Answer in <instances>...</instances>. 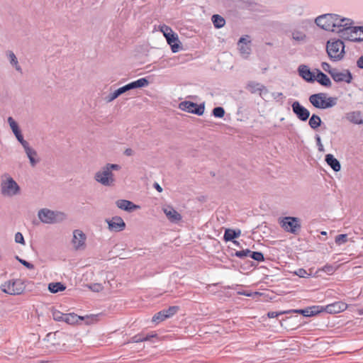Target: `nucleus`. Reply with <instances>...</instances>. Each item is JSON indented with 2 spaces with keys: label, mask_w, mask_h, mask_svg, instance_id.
I'll return each instance as SVG.
<instances>
[{
  "label": "nucleus",
  "mask_w": 363,
  "mask_h": 363,
  "mask_svg": "<svg viewBox=\"0 0 363 363\" xmlns=\"http://www.w3.org/2000/svg\"><path fill=\"white\" fill-rule=\"evenodd\" d=\"M106 222L108 223V229L111 231L120 232L125 228V223L120 216H114L111 219H106Z\"/></svg>",
  "instance_id": "14"
},
{
  "label": "nucleus",
  "mask_w": 363,
  "mask_h": 363,
  "mask_svg": "<svg viewBox=\"0 0 363 363\" xmlns=\"http://www.w3.org/2000/svg\"><path fill=\"white\" fill-rule=\"evenodd\" d=\"M279 224L285 231L294 235L298 234L301 228V220L297 217L287 216L282 218Z\"/></svg>",
  "instance_id": "7"
},
{
  "label": "nucleus",
  "mask_w": 363,
  "mask_h": 363,
  "mask_svg": "<svg viewBox=\"0 0 363 363\" xmlns=\"http://www.w3.org/2000/svg\"><path fill=\"white\" fill-rule=\"evenodd\" d=\"M315 140H316V144H317V146L318 147V150L320 152H323L324 151V147H323V145L321 143V139H320V137L318 135H315Z\"/></svg>",
  "instance_id": "48"
},
{
  "label": "nucleus",
  "mask_w": 363,
  "mask_h": 363,
  "mask_svg": "<svg viewBox=\"0 0 363 363\" xmlns=\"http://www.w3.org/2000/svg\"><path fill=\"white\" fill-rule=\"evenodd\" d=\"M25 285L21 279H13L1 285V290L10 295H19L23 292Z\"/></svg>",
  "instance_id": "8"
},
{
  "label": "nucleus",
  "mask_w": 363,
  "mask_h": 363,
  "mask_svg": "<svg viewBox=\"0 0 363 363\" xmlns=\"http://www.w3.org/2000/svg\"><path fill=\"white\" fill-rule=\"evenodd\" d=\"M357 65L359 68L363 69V55L357 60Z\"/></svg>",
  "instance_id": "54"
},
{
  "label": "nucleus",
  "mask_w": 363,
  "mask_h": 363,
  "mask_svg": "<svg viewBox=\"0 0 363 363\" xmlns=\"http://www.w3.org/2000/svg\"><path fill=\"white\" fill-rule=\"evenodd\" d=\"M321 67L324 71L328 72L330 75H331V73H333V72L335 71V69L331 68L330 65L328 62H322Z\"/></svg>",
  "instance_id": "44"
},
{
  "label": "nucleus",
  "mask_w": 363,
  "mask_h": 363,
  "mask_svg": "<svg viewBox=\"0 0 363 363\" xmlns=\"http://www.w3.org/2000/svg\"><path fill=\"white\" fill-rule=\"evenodd\" d=\"M89 287L91 291L95 292H99L103 289V286L101 284H92Z\"/></svg>",
  "instance_id": "46"
},
{
  "label": "nucleus",
  "mask_w": 363,
  "mask_h": 363,
  "mask_svg": "<svg viewBox=\"0 0 363 363\" xmlns=\"http://www.w3.org/2000/svg\"><path fill=\"white\" fill-rule=\"evenodd\" d=\"M212 22L216 28H223L225 26V19L218 14H214L211 18Z\"/></svg>",
  "instance_id": "35"
},
{
  "label": "nucleus",
  "mask_w": 363,
  "mask_h": 363,
  "mask_svg": "<svg viewBox=\"0 0 363 363\" xmlns=\"http://www.w3.org/2000/svg\"><path fill=\"white\" fill-rule=\"evenodd\" d=\"M322 271L328 274H333L335 271V268L331 264H326L322 268Z\"/></svg>",
  "instance_id": "43"
},
{
  "label": "nucleus",
  "mask_w": 363,
  "mask_h": 363,
  "mask_svg": "<svg viewBox=\"0 0 363 363\" xmlns=\"http://www.w3.org/2000/svg\"><path fill=\"white\" fill-rule=\"evenodd\" d=\"M251 258L257 262H262L264 260V255L261 252H252L251 254Z\"/></svg>",
  "instance_id": "40"
},
{
  "label": "nucleus",
  "mask_w": 363,
  "mask_h": 363,
  "mask_svg": "<svg viewBox=\"0 0 363 363\" xmlns=\"http://www.w3.org/2000/svg\"><path fill=\"white\" fill-rule=\"evenodd\" d=\"M345 118L347 121L354 124H363V118L362 117L361 112L359 111H351L346 113Z\"/></svg>",
  "instance_id": "28"
},
{
  "label": "nucleus",
  "mask_w": 363,
  "mask_h": 363,
  "mask_svg": "<svg viewBox=\"0 0 363 363\" xmlns=\"http://www.w3.org/2000/svg\"><path fill=\"white\" fill-rule=\"evenodd\" d=\"M16 259L20 262V260H22L23 259L20 258L18 256H16Z\"/></svg>",
  "instance_id": "59"
},
{
  "label": "nucleus",
  "mask_w": 363,
  "mask_h": 363,
  "mask_svg": "<svg viewBox=\"0 0 363 363\" xmlns=\"http://www.w3.org/2000/svg\"><path fill=\"white\" fill-rule=\"evenodd\" d=\"M246 89L252 94L259 92L260 96H262V91L267 93L265 86L254 81L249 82L246 85Z\"/></svg>",
  "instance_id": "24"
},
{
  "label": "nucleus",
  "mask_w": 363,
  "mask_h": 363,
  "mask_svg": "<svg viewBox=\"0 0 363 363\" xmlns=\"http://www.w3.org/2000/svg\"><path fill=\"white\" fill-rule=\"evenodd\" d=\"M286 313H290V311H281L279 313L276 312V311H270L267 313V316L270 318H274L277 317L279 315L286 314Z\"/></svg>",
  "instance_id": "45"
},
{
  "label": "nucleus",
  "mask_w": 363,
  "mask_h": 363,
  "mask_svg": "<svg viewBox=\"0 0 363 363\" xmlns=\"http://www.w3.org/2000/svg\"><path fill=\"white\" fill-rule=\"evenodd\" d=\"M241 234L240 230H233V229H226L225 230V233L223 235V239L225 242L233 241V242L236 245H240V243L238 241L233 240L235 238L240 237Z\"/></svg>",
  "instance_id": "25"
},
{
  "label": "nucleus",
  "mask_w": 363,
  "mask_h": 363,
  "mask_svg": "<svg viewBox=\"0 0 363 363\" xmlns=\"http://www.w3.org/2000/svg\"><path fill=\"white\" fill-rule=\"evenodd\" d=\"M298 74L308 82H313L315 80V74L310 70L308 66L301 65L298 68Z\"/></svg>",
  "instance_id": "20"
},
{
  "label": "nucleus",
  "mask_w": 363,
  "mask_h": 363,
  "mask_svg": "<svg viewBox=\"0 0 363 363\" xmlns=\"http://www.w3.org/2000/svg\"><path fill=\"white\" fill-rule=\"evenodd\" d=\"M22 146L28 158L29 159L30 165L32 167H35L39 162V160L36 158L38 155L37 152L30 147L28 142H24V143L22 144Z\"/></svg>",
  "instance_id": "18"
},
{
  "label": "nucleus",
  "mask_w": 363,
  "mask_h": 363,
  "mask_svg": "<svg viewBox=\"0 0 363 363\" xmlns=\"http://www.w3.org/2000/svg\"><path fill=\"white\" fill-rule=\"evenodd\" d=\"M320 234H321V235H327V233H326L325 231H322V232L320 233Z\"/></svg>",
  "instance_id": "60"
},
{
  "label": "nucleus",
  "mask_w": 363,
  "mask_h": 363,
  "mask_svg": "<svg viewBox=\"0 0 363 363\" xmlns=\"http://www.w3.org/2000/svg\"><path fill=\"white\" fill-rule=\"evenodd\" d=\"M1 194L6 197H12L21 192V188L17 182L9 175L6 174L0 184Z\"/></svg>",
  "instance_id": "5"
},
{
  "label": "nucleus",
  "mask_w": 363,
  "mask_h": 363,
  "mask_svg": "<svg viewBox=\"0 0 363 363\" xmlns=\"http://www.w3.org/2000/svg\"><path fill=\"white\" fill-rule=\"evenodd\" d=\"M135 154V152L131 148H126L124 151V155L126 156H133Z\"/></svg>",
  "instance_id": "52"
},
{
  "label": "nucleus",
  "mask_w": 363,
  "mask_h": 363,
  "mask_svg": "<svg viewBox=\"0 0 363 363\" xmlns=\"http://www.w3.org/2000/svg\"><path fill=\"white\" fill-rule=\"evenodd\" d=\"M86 239V235L80 230H75L73 232V239L72 244L74 245V248L76 250L84 249L85 247V241Z\"/></svg>",
  "instance_id": "15"
},
{
  "label": "nucleus",
  "mask_w": 363,
  "mask_h": 363,
  "mask_svg": "<svg viewBox=\"0 0 363 363\" xmlns=\"http://www.w3.org/2000/svg\"><path fill=\"white\" fill-rule=\"evenodd\" d=\"M8 123L9 124L10 128H11L13 134L15 135L18 141L22 145L24 142H27L23 139V136L21 133V131L18 127V123L15 121V120L12 117L8 118Z\"/></svg>",
  "instance_id": "21"
},
{
  "label": "nucleus",
  "mask_w": 363,
  "mask_h": 363,
  "mask_svg": "<svg viewBox=\"0 0 363 363\" xmlns=\"http://www.w3.org/2000/svg\"><path fill=\"white\" fill-rule=\"evenodd\" d=\"M244 252H245V255L246 257H251V254L252 252V251H251L249 249H246V250H244Z\"/></svg>",
  "instance_id": "56"
},
{
  "label": "nucleus",
  "mask_w": 363,
  "mask_h": 363,
  "mask_svg": "<svg viewBox=\"0 0 363 363\" xmlns=\"http://www.w3.org/2000/svg\"><path fill=\"white\" fill-rule=\"evenodd\" d=\"M160 31L163 33L165 38L174 33L172 29L166 25H162L160 26Z\"/></svg>",
  "instance_id": "42"
},
{
  "label": "nucleus",
  "mask_w": 363,
  "mask_h": 363,
  "mask_svg": "<svg viewBox=\"0 0 363 363\" xmlns=\"http://www.w3.org/2000/svg\"><path fill=\"white\" fill-rule=\"evenodd\" d=\"M310 103L316 108L326 109L337 104L336 97H327L325 93L314 94L309 96Z\"/></svg>",
  "instance_id": "4"
},
{
  "label": "nucleus",
  "mask_w": 363,
  "mask_h": 363,
  "mask_svg": "<svg viewBox=\"0 0 363 363\" xmlns=\"http://www.w3.org/2000/svg\"><path fill=\"white\" fill-rule=\"evenodd\" d=\"M321 123L322 121L320 116L316 114H313L309 118L308 125L312 129L316 130L318 127L320 126Z\"/></svg>",
  "instance_id": "34"
},
{
  "label": "nucleus",
  "mask_w": 363,
  "mask_h": 363,
  "mask_svg": "<svg viewBox=\"0 0 363 363\" xmlns=\"http://www.w3.org/2000/svg\"><path fill=\"white\" fill-rule=\"evenodd\" d=\"M326 51L330 60L333 61H339L344 57V43L341 40H336L334 41L328 40L326 46Z\"/></svg>",
  "instance_id": "6"
},
{
  "label": "nucleus",
  "mask_w": 363,
  "mask_h": 363,
  "mask_svg": "<svg viewBox=\"0 0 363 363\" xmlns=\"http://www.w3.org/2000/svg\"><path fill=\"white\" fill-rule=\"evenodd\" d=\"M163 211L171 223H177L182 220V217L172 206H167L163 208Z\"/></svg>",
  "instance_id": "17"
},
{
  "label": "nucleus",
  "mask_w": 363,
  "mask_h": 363,
  "mask_svg": "<svg viewBox=\"0 0 363 363\" xmlns=\"http://www.w3.org/2000/svg\"><path fill=\"white\" fill-rule=\"evenodd\" d=\"M283 96V94L279 92V93H277V96L274 97V99H277V97H282Z\"/></svg>",
  "instance_id": "58"
},
{
  "label": "nucleus",
  "mask_w": 363,
  "mask_h": 363,
  "mask_svg": "<svg viewBox=\"0 0 363 363\" xmlns=\"http://www.w3.org/2000/svg\"><path fill=\"white\" fill-rule=\"evenodd\" d=\"M347 308L345 303L342 301H337L325 306V311L329 313H338L344 311Z\"/></svg>",
  "instance_id": "22"
},
{
  "label": "nucleus",
  "mask_w": 363,
  "mask_h": 363,
  "mask_svg": "<svg viewBox=\"0 0 363 363\" xmlns=\"http://www.w3.org/2000/svg\"><path fill=\"white\" fill-rule=\"evenodd\" d=\"M116 205L118 208L126 211L128 212H132L140 208L139 206L135 205L133 202L125 199H119L116 201Z\"/></svg>",
  "instance_id": "23"
},
{
  "label": "nucleus",
  "mask_w": 363,
  "mask_h": 363,
  "mask_svg": "<svg viewBox=\"0 0 363 363\" xmlns=\"http://www.w3.org/2000/svg\"><path fill=\"white\" fill-rule=\"evenodd\" d=\"M294 274L301 278H306L311 276V274L308 273L306 270L303 268L298 269L294 272Z\"/></svg>",
  "instance_id": "41"
},
{
  "label": "nucleus",
  "mask_w": 363,
  "mask_h": 363,
  "mask_svg": "<svg viewBox=\"0 0 363 363\" xmlns=\"http://www.w3.org/2000/svg\"><path fill=\"white\" fill-rule=\"evenodd\" d=\"M86 320V323L89 324L96 320V315H91L86 316H79L75 313H68L65 314L64 321L68 324L73 325L77 323L80 320Z\"/></svg>",
  "instance_id": "12"
},
{
  "label": "nucleus",
  "mask_w": 363,
  "mask_h": 363,
  "mask_svg": "<svg viewBox=\"0 0 363 363\" xmlns=\"http://www.w3.org/2000/svg\"><path fill=\"white\" fill-rule=\"evenodd\" d=\"M7 57L10 61V63L15 67L16 71L19 72H22V69L21 66L18 65V62L16 55L12 51H9L7 52Z\"/></svg>",
  "instance_id": "33"
},
{
  "label": "nucleus",
  "mask_w": 363,
  "mask_h": 363,
  "mask_svg": "<svg viewBox=\"0 0 363 363\" xmlns=\"http://www.w3.org/2000/svg\"><path fill=\"white\" fill-rule=\"evenodd\" d=\"M292 38L296 41H303L306 38V35L301 31L295 30L292 33Z\"/></svg>",
  "instance_id": "36"
},
{
  "label": "nucleus",
  "mask_w": 363,
  "mask_h": 363,
  "mask_svg": "<svg viewBox=\"0 0 363 363\" xmlns=\"http://www.w3.org/2000/svg\"><path fill=\"white\" fill-rule=\"evenodd\" d=\"M167 43L171 46L172 51L173 52H177L179 50V40L177 34L172 33L166 37Z\"/></svg>",
  "instance_id": "27"
},
{
  "label": "nucleus",
  "mask_w": 363,
  "mask_h": 363,
  "mask_svg": "<svg viewBox=\"0 0 363 363\" xmlns=\"http://www.w3.org/2000/svg\"><path fill=\"white\" fill-rule=\"evenodd\" d=\"M354 40H355V41H360V40H361V39H360V38H355L354 39Z\"/></svg>",
  "instance_id": "61"
},
{
  "label": "nucleus",
  "mask_w": 363,
  "mask_h": 363,
  "mask_svg": "<svg viewBox=\"0 0 363 363\" xmlns=\"http://www.w3.org/2000/svg\"><path fill=\"white\" fill-rule=\"evenodd\" d=\"M213 115L216 117V118H223L225 115V110L223 107L221 106H218V107H215L213 109Z\"/></svg>",
  "instance_id": "37"
},
{
  "label": "nucleus",
  "mask_w": 363,
  "mask_h": 363,
  "mask_svg": "<svg viewBox=\"0 0 363 363\" xmlns=\"http://www.w3.org/2000/svg\"><path fill=\"white\" fill-rule=\"evenodd\" d=\"M179 108L189 113H194L198 116L203 115L204 112V104L198 105L196 103L191 101H182L179 104Z\"/></svg>",
  "instance_id": "10"
},
{
  "label": "nucleus",
  "mask_w": 363,
  "mask_h": 363,
  "mask_svg": "<svg viewBox=\"0 0 363 363\" xmlns=\"http://www.w3.org/2000/svg\"><path fill=\"white\" fill-rule=\"evenodd\" d=\"M359 314L363 315V309L359 311Z\"/></svg>",
  "instance_id": "62"
},
{
  "label": "nucleus",
  "mask_w": 363,
  "mask_h": 363,
  "mask_svg": "<svg viewBox=\"0 0 363 363\" xmlns=\"http://www.w3.org/2000/svg\"><path fill=\"white\" fill-rule=\"evenodd\" d=\"M250 40L249 35L241 37L238 40V45L240 53L247 56L250 55L251 48L250 46Z\"/></svg>",
  "instance_id": "19"
},
{
  "label": "nucleus",
  "mask_w": 363,
  "mask_h": 363,
  "mask_svg": "<svg viewBox=\"0 0 363 363\" xmlns=\"http://www.w3.org/2000/svg\"><path fill=\"white\" fill-rule=\"evenodd\" d=\"M153 187H154L156 190H157L159 192H162V187H161V186H160L158 183H157V182H155V183L153 184Z\"/></svg>",
  "instance_id": "55"
},
{
  "label": "nucleus",
  "mask_w": 363,
  "mask_h": 363,
  "mask_svg": "<svg viewBox=\"0 0 363 363\" xmlns=\"http://www.w3.org/2000/svg\"><path fill=\"white\" fill-rule=\"evenodd\" d=\"M315 80H317L318 83L324 86H331L332 83L330 78L319 69H317V76L315 77Z\"/></svg>",
  "instance_id": "30"
},
{
  "label": "nucleus",
  "mask_w": 363,
  "mask_h": 363,
  "mask_svg": "<svg viewBox=\"0 0 363 363\" xmlns=\"http://www.w3.org/2000/svg\"><path fill=\"white\" fill-rule=\"evenodd\" d=\"M15 241L17 243H20V244H23V245L25 244L24 238H23V235H22V233H21L19 232L16 233V235H15Z\"/></svg>",
  "instance_id": "47"
},
{
  "label": "nucleus",
  "mask_w": 363,
  "mask_h": 363,
  "mask_svg": "<svg viewBox=\"0 0 363 363\" xmlns=\"http://www.w3.org/2000/svg\"><path fill=\"white\" fill-rule=\"evenodd\" d=\"M149 84V81L146 78H140L136 81L132 82L119 89H116L112 93H110L106 98V102L109 103L117 99L119 96L125 92L138 88L147 86Z\"/></svg>",
  "instance_id": "3"
},
{
  "label": "nucleus",
  "mask_w": 363,
  "mask_h": 363,
  "mask_svg": "<svg viewBox=\"0 0 363 363\" xmlns=\"http://www.w3.org/2000/svg\"><path fill=\"white\" fill-rule=\"evenodd\" d=\"M52 318L55 320L64 321L65 314L62 313V312H60L57 310L52 311Z\"/></svg>",
  "instance_id": "38"
},
{
  "label": "nucleus",
  "mask_w": 363,
  "mask_h": 363,
  "mask_svg": "<svg viewBox=\"0 0 363 363\" xmlns=\"http://www.w3.org/2000/svg\"><path fill=\"white\" fill-rule=\"evenodd\" d=\"M316 25L322 29L328 31L337 32L340 33V36H345V31L350 29L348 25L350 23V19L347 18H340L337 14L326 13L319 16L315 21Z\"/></svg>",
  "instance_id": "1"
},
{
  "label": "nucleus",
  "mask_w": 363,
  "mask_h": 363,
  "mask_svg": "<svg viewBox=\"0 0 363 363\" xmlns=\"http://www.w3.org/2000/svg\"><path fill=\"white\" fill-rule=\"evenodd\" d=\"M157 335L156 334H151V335H147L145 336L143 335V342L144 341H149L150 340L152 337H156Z\"/></svg>",
  "instance_id": "53"
},
{
  "label": "nucleus",
  "mask_w": 363,
  "mask_h": 363,
  "mask_svg": "<svg viewBox=\"0 0 363 363\" xmlns=\"http://www.w3.org/2000/svg\"><path fill=\"white\" fill-rule=\"evenodd\" d=\"M331 77L336 82H345L350 83L352 79V74L348 69L342 72L335 69V71L331 73Z\"/></svg>",
  "instance_id": "16"
},
{
  "label": "nucleus",
  "mask_w": 363,
  "mask_h": 363,
  "mask_svg": "<svg viewBox=\"0 0 363 363\" xmlns=\"http://www.w3.org/2000/svg\"><path fill=\"white\" fill-rule=\"evenodd\" d=\"M20 263L29 269H34V265L25 259L20 260Z\"/></svg>",
  "instance_id": "50"
},
{
  "label": "nucleus",
  "mask_w": 363,
  "mask_h": 363,
  "mask_svg": "<svg viewBox=\"0 0 363 363\" xmlns=\"http://www.w3.org/2000/svg\"><path fill=\"white\" fill-rule=\"evenodd\" d=\"M352 24H353V22L350 19V23L348 25V28H350V29H348V30H347V31H345V36L344 37V38L351 40V37H352V33H357V31H359V30L363 33V26L355 27V26H352Z\"/></svg>",
  "instance_id": "31"
},
{
  "label": "nucleus",
  "mask_w": 363,
  "mask_h": 363,
  "mask_svg": "<svg viewBox=\"0 0 363 363\" xmlns=\"http://www.w3.org/2000/svg\"><path fill=\"white\" fill-rule=\"evenodd\" d=\"M38 216L39 219L44 223H55L62 220L64 218V213L47 208L40 210Z\"/></svg>",
  "instance_id": "9"
},
{
  "label": "nucleus",
  "mask_w": 363,
  "mask_h": 363,
  "mask_svg": "<svg viewBox=\"0 0 363 363\" xmlns=\"http://www.w3.org/2000/svg\"><path fill=\"white\" fill-rule=\"evenodd\" d=\"M132 341L133 342H143V335H136L132 337Z\"/></svg>",
  "instance_id": "51"
},
{
  "label": "nucleus",
  "mask_w": 363,
  "mask_h": 363,
  "mask_svg": "<svg viewBox=\"0 0 363 363\" xmlns=\"http://www.w3.org/2000/svg\"><path fill=\"white\" fill-rule=\"evenodd\" d=\"M318 306H312L308 307L305 309H297V310H290V313H296L303 315L305 317H311L316 314H318L320 311L318 310Z\"/></svg>",
  "instance_id": "26"
},
{
  "label": "nucleus",
  "mask_w": 363,
  "mask_h": 363,
  "mask_svg": "<svg viewBox=\"0 0 363 363\" xmlns=\"http://www.w3.org/2000/svg\"><path fill=\"white\" fill-rule=\"evenodd\" d=\"M292 110L296 117L301 121H306L309 116V111L303 106L298 101H294L292 105Z\"/></svg>",
  "instance_id": "13"
},
{
  "label": "nucleus",
  "mask_w": 363,
  "mask_h": 363,
  "mask_svg": "<svg viewBox=\"0 0 363 363\" xmlns=\"http://www.w3.org/2000/svg\"><path fill=\"white\" fill-rule=\"evenodd\" d=\"M325 160L333 171L339 172L340 170L341 164L340 162L332 154L326 155Z\"/></svg>",
  "instance_id": "29"
},
{
  "label": "nucleus",
  "mask_w": 363,
  "mask_h": 363,
  "mask_svg": "<svg viewBox=\"0 0 363 363\" xmlns=\"http://www.w3.org/2000/svg\"><path fill=\"white\" fill-rule=\"evenodd\" d=\"M178 310L179 306H169L167 309L162 310L155 314L152 317V322L159 323L174 315Z\"/></svg>",
  "instance_id": "11"
},
{
  "label": "nucleus",
  "mask_w": 363,
  "mask_h": 363,
  "mask_svg": "<svg viewBox=\"0 0 363 363\" xmlns=\"http://www.w3.org/2000/svg\"><path fill=\"white\" fill-rule=\"evenodd\" d=\"M231 255L233 257L235 256V257L241 258V259L246 257V256L245 255L244 250H240V251H235V253H232Z\"/></svg>",
  "instance_id": "49"
},
{
  "label": "nucleus",
  "mask_w": 363,
  "mask_h": 363,
  "mask_svg": "<svg viewBox=\"0 0 363 363\" xmlns=\"http://www.w3.org/2000/svg\"><path fill=\"white\" fill-rule=\"evenodd\" d=\"M335 241L338 245H342L347 241V235L340 234L335 237Z\"/></svg>",
  "instance_id": "39"
},
{
  "label": "nucleus",
  "mask_w": 363,
  "mask_h": 363,
  "mask_svg": "<svg viewBox=\"0 0 363 363\" xmlns=\"http://www.w3.org/2000/svg\"><path fill=\"white\" fill-rule=\"evenodd\" d=\"M238 294H240V295L246 296H251V294L248 293L247 291H238Z\"/></svg>",
  "instance_id": "57"
},
{
  "label": "nucleus",
  "mask_w": 363,
  "mask_h": 363,
  "mask_svg": "<svg viewBox=\"0 0 363 363\" xmlns=\"http://www.w3.org/2000/svg\"><path fill=\"white\" fill-rule=\"evenodd\" d=\"M65 289L66 286L61 282H52L48 284V290L52 294L63 291Z\"/></svg>",
  "instance_id": "32"
},
{
  "label": "nucleus",
  "mask_w": 363,
  "mask_h": 363,
  "mask_svg": "<svg viewBox=\"0 0 363 363\" xmlns=\"http://www.w3.org/2000/svg\"><path fill=\"white\" fill-rule=\"evenodd\" d=\"M121 168L119 164L108 163L96 172L94 179L105 186H113L115 182V178L112 171H118Z\"/></svg>",
  "instance_id": "2"
}]
</instances>
